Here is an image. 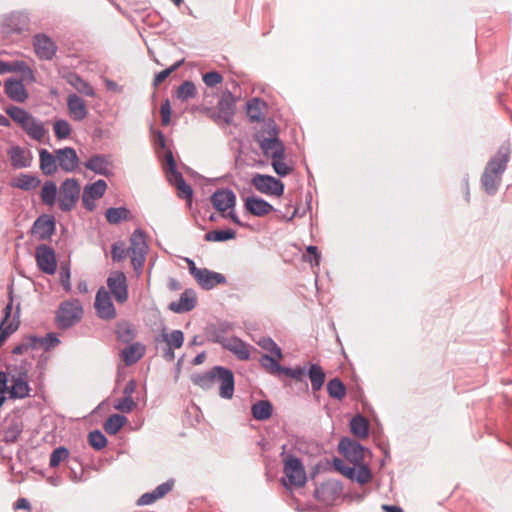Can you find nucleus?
Listing matches in <instances>:
<instances>
[{
	"label": "nucleus",
	"mask_w": 512,
	"mask_h": 512,
	"mask_svg": "<svg viewBox=\"0 0 512 512\" xmlns=\"http://www.w3.org/2000/svg\"><path fill=\"white\" fill-rule=\"evenodd\" d=\"M41 200L44 204L52 206L56 202L57 186L53 181H46L41 189Z\"/></svg>",
	"instance_id": "obj_45"
},
{
	"label": "nucleus",
	"mask_w": 512,
	"mask_h": 512,
	"mask_svg": "<svg viewBox=\"0 0 512 512\" xmlns=\"http://www.w3.org/2000/svg\"><path fill=\"white\" fill-rule=\"evenodd\" d=\"M69 456V451L65 447H58L50 455L49 465L54 468Z\"/></svg>",
	"instance_id": "obj_58"
},
{
	"label": "nucleus",
	"mask_w": 512,
	"mask_h": 512,
	"mask_svg": "<svg viewBox=\"0 0 512 512\" xmlns=\"http://www.w3.org/2000/svg\"><path fill=\"white\" fill-rule=\"evenodd\" d=\"M197 303L196 294L192 289H186L181 295L178 301L171 302L169 309L175 313L189 312L195 308Z\"/></svg>",
	"instance_id": "obj_23"
},
{
	"label": "nucleus",
	"mask_w": 512,
	"mask_h": 512,
	"mask_svg": "<svg viewBox=\"0 0 512 512\" xmlns=\"http://www.w3.org/2000/svg\"><path fill=\"white\" fill-rule=\"evenodd\" d=\"M130 211L125 207H111L105 212L106 220L110 224H118L123 220H127Z\"/></svg>",
	"instance_id": "obj_44"
},
{
	"label": "nucleus",
	"mask_w": 512,
	"mask_h": 512,
	"mask_svg": "<svg viewBox=\"0 0 512 512\" xmlns=\"http://www.w3.org/2000/svg\"><path fill=\"white\" fill-rule=\"evenodd\" d=\"M53 130L58 139H66L71 134V125L67 120L59 119L54 122Z\"/></svg>",
	"instance_id": "obj_55"
},
{
	"label": "nucleus",
	"mask_w": 512,
	"mask_h": 512,
	"mask_svg": "<svg viewBox=\"0 0 512 512\" xmlns=\"http://www.w3.org/2000/svg\"><path fill=\"white\" fill-rule=\"evenodd\" d=\"M84 167L96 174L109 176L112 174V163L108 156L97 154L84 162Z\"/></svg>",
	"instance_id": "obj_18"
},
{
	"label": "nucleus",
	"mask_w": 512,
	"mask_h": 512,
	"mask_svg": "<svg viewBox=\"0 0 512 512\" xmlns=\"http://www.w3.org/2000/svg\"><path fill=\"white\" fill-rule=\"evenodd\" d=\"M196 95V86L192 81L186 80L177 88V98L187 101Z\"/></svg>",
	"instance_id": "obj_53"
},
{
	"label": "nucleus",
	"mask_w": 512,
	"mask_h": 512,
	"mask_svg": "<svg viewBox=\"0 0 512 512\" xmlns=\"http://www.w3.org/2000/svg\"><path fill=\"white\" fill-rule=\"evenodd\" d=\"M8 155L11 165L16 169L27 168L31 165L32 157L30 153L20 146L11 147L8 151Z\"/></svg>",
	"instance_id": "obj_27"
},
{
	"label": "nucleus",
	"mask_w": 512,
	"mask_h": 512,
	"mask_svg": "<svg viewBox=\"0 0 512 512\" xmlns=\"http://www.w3.org/2000/svg\"><path fill=\"white\" fill-rule=\"evenodd\" d=\"M4 34L21 33L28 28V17L25 13L13 12L3 17L1 22Z\"/></svg>",
	"instance_id": "obj_13"
},
{
	"label": "nucleus",
	"mask_w": 512,
	"mask_h": 512,
	"mask_svg": "<svg viewBox=\"0 0 512 512\" xmlns=\"http://www.w3.org/2000/svg\"><path fill=\"white\" fill-rule=\"evenodd\" d=\"M245 209L254 216L263 217L274 211L273 206L262 198L249 196L244 202Z\"/></svg>",
	"instance_id": "obj_22"
},
{
	"label": "nucleus",
	"mask_w": 512,
	"mask_h": 512,
	"mask_svg": "<svg viewBox=\"0 0 512 512\" xmlns=\"http://www.w3.org/2000/svg\"><path fill=\"white\" fill-rule=\"evenodd\" d=\"M339 452L350 462L359 463L364 460V448L355 440L342 438L338 444Z\"/></svg>",
	"instance_id": "obj_14"
},
{
	"label": "nucleus",
	"mask_w": 512,
	"mask_h": 512,
	"mask_svg": "<svg viewBox=\"0 0 512 512\" xmlns=\"http://www.w3.org/2000/svg\"><path fill=\"white\" fill-rule=\"evenodd\" d=\"M38 341V337H30L26 341L16 345L13 348L12 353L16 355H21L30 349L38 347Z\"/></svg>",
	"instance_id": "obj_59"
},
{
	"label": "nucleus",
	"mask_w": 512,
	"mask_h": 512,
	"mask_svg": "<svg viewBox=\"0 0 512 512\" xmlns=\"http://www.w3.org/2000/svg\"><path fill=\"white\" fill-rule=\"evenodd\" d=\"M215 384L219 385V396L223 399H231L234 395L233 372L223 366H214Z\"/></svg>",
	"instance_id": "obj_9"
},
{
	"label": "nucleus",
	"mask_w": 512,
	"mask_h": 512,
	"mask_svg": "<svg viewBox=\"0 0 512 512\" xmlns=\"http://www.w3.org/2000/svg\"><path fill=\"white\" fill-rule=\"evenodd\" d=\"M213 207L219 212L233 209L236 204V195L230 189H218L211 196Z\"/></svg>",
	"instance_id": "obj_17"
},
{
	"label": "nucleus",
	"mask_w": 512,
	"mask_h": 512,
	"mask_svg": "<svg viewBox=\"0 0 512 512\" xmlns=\"http://www.w3.org/2000/svg\"><path fill=\"white\" fill-rule=\"evenodd\" d=\"M510 158L509 146H502L494 157L487 163L481 177V185L483 190L492 195L501 183L502 174L504 173Z\"/></svg>",
	"instance_id": "obj_1"
},
{
	"label": "nucleus",
	"mask_w": 512,
	"mask_h": 512,
	"mask_svg": "<svg viewBox=\"0 0 512 512\" xmlns=\"http://www.w3.org/2000/svg\"><path fill=\"white\" fill-rule=\"evenodd\" d=\"M80 191L81 188L76 179L69 178L63 181L58 192L59 208L63 212L71 211L79 199Z\"/></svg>",
	"instance_id": "obj_6"
},
{
	"label": "nucleus",
	"mask_w": 512,
	"mask_h": 512,
	"mask_svg": "<svg viewBox=\"0 0 512 512\" xmlns=\"http://www.w3.org/2000/svg\"><path fill=\"white\" fill-rule=\"evenodd\" d=\"M107 287L118 303H125L128 299V285L125 274L121 271L111 272L107 278Z\"/></svg>",
	"instance_id": "obj_10"
},
{
	"label": "nucleus",
	"mask_w": 512,
	"mask_h": 512,
	"mask_svg": "<svg viewBox=\"0 0 512 512\" xmlns=\"http://www.w3.org/2000/svg\"><path fill=\"white\" fill-rule=\"evenodd\" d=\"M272 167L281 177L287 176L291 172V168L284 162V158L272 159Z\"/></svg>",
	"instance_id": "obj_63"
},
{
	"label": "nucleus",
	"mask_w": 512,
	"mask_h": 512,
	"mask_svg": "<svg viewBox=\"0 0 512 512\" xmlns=\"http://www.w3.org/2000/svg\"><path fill=\"white\" fill-rule=\"evenodd\" d=\"M19 317H20V304H17L16 311L13 315V320L7 325H4V323H0V344L1 345L11 334H13L18 329Z\"/></svg>",
	"instance_id": "obj_41"
},
{
	"label": "nucleus",
	"mask_w": 512,
	"mask_h": 512,
	"mask_svg": "<svg viewBox=\"0 0 512 512\" xmlns=\"http://www.w3.org/2000/svg\"><path fill=\"white\" fill-rule=\"evenodd\" d=\"M258 345L269 352L270 356H275L277 359L282 358L280 347L269 337H263L258 341Z\"/></svg>",
	"instance_id": "obj_54"
},
{
	"label": "nucleus",
	"mask_w": 512,
	"mask_h": 512,
	"mask_svg": "<svg viewBox=\"0 0 512 512\" xmlns=\"http://www.w3.org/2000/svg\"><path fill=\"white\" fill-rule=\"evenodd\" d=\"M195 280L205 290H210L216 285L225 284L226 278L223 274L202 268L196 275Z\"/></svg>",
	"instance_id": "obj_20"
},
{
	"label": "nucleus",
	"mask_w": 512,
	"mask_h": 512,
	"mask_svg": "<svg viewBox=\"0 0 512 512\" xmlns=\"http://www.w3.org/2000/svg\"><path fill=\"white\" fill-rule=\"evenodd\" d=\"M116 335L119 341L123 343H130L135 338L136 333L130 322L121 320L117 322Z\"/></svg>",
	"instance_id": "obj_38"
},
{
	"label": "nucleus",
	"mask_w": 512,
	"mask_h": 512,
	"mask_svg": "<svg viewBox=\"0 0 512 512\" xmlns=\"http://www.w3.org/2000/svg\"><path fill=\"white\" fill-rule=\"evenodd\" d=\"M40 169L44 175H53L57 172L58 164L56 153L52 154L46 149L39 150Z\"/></svg>",
	"instance_id": "obj_31"
},
{
	"label": "nucleus",
	"mask_w": 512,
	"mask_h": 512,
	"mask_svg": "<svg viewBox=\"0 0 512 512\" xmlns=\"http://www.w3.org/2000/svg\"><path fill=\"white\" fill-rule=\"evenodd\" d=\"M350 429L354 436L366 438L368 436L369 425L362 415H356L350 421Z\"/></svg>",
	"instance_id": "obj_39"
},
{
	"label": "nucleus",
	"mask_w": 512,
	"mask_h": 512,
	"mask_svg": "<svg viewBox=\"0 0 512 512\" xmlns=\"http://www.w3.org/2000/svg\"><path fill=\"white\" fill-rule=\"evenodd\" d=\"M88 442L94 449L101 450L107 445V438L101 431L94 430L89 433Z\"/></svg>",
	"instance_id": "obj_57"
},
{
	"label": "nucleus",
	"mask_w": 512,
	"mask_h": 512,
	"mask_svg": "<svg viewBox=\"0 0 512 512\" xmlns=\"http://www.w3.org/2000/svg\"><path fill=\"white\" fill-rule=\"evenodd\" d=\"M258 142L266 157L271 159L285 157L284 144L279 139L278 129L273 122L267 124L263 134L259 136Z\"/></svg>",
	"instance_id": "obj_2"
},
{
	"label": "nucleus",
	"mask_w": 512,
	"mask_h": 512,
	"mask_svg": "<svg viewBox=\"0 0 512 512\" xmlns=\"http://www.w3.org/2000/svg\"><path fill=\"white\" fill-rule=\"evenodd\" d=\"M9 72L21 73L23 80L34 81V74L32 69L24 61H12L8 62Z\"/></svg>",
	"instance_id": "obj_46"
},
{
	"label": "nucleus",
	"mask_w": 512,
	"mask_h": 512,
	"mask_svg": "<svg viewBox=\"0 0 512 512\" xmlns=\"http://www.w3.org/2000/svg\"><path fill=\"white\" fill-rule=\"evenodd\" d=\"M236 236V232L228 229V230H214L205 234L204 238L209 242H223L230 239H234Z\"/></svg>",
	"instance_id": "obj_52"
},
{
	"label": "nucleus",
	"mask_w": 512,
	"mask_h": 512,
	"mask_svg": "<svg viewBox=\"0 0 512 512\" xmlns=\"http://www.w3.org/2000/svg\"><path fill=\"white\" fill-rule=\"evenodd\" d=\"M311 387L314 392L320 391L326 379V375L322 367L318 364H311L307 370Z\"/></svg>",
	"instance_id": "obj_36"
},
{
	"label": "nucleus",
	"mask_w": 512,
	"mask_h": 512,
	"mask_svg": "<svg viewBox=\"0 0 512 512\" xmlns=\"http://www.w3.org/2000/svg\"><path fill=\"white\" fill-rule=\"evenodd\" d=\"M60 281L61 284L66 292H69L71 290V283H70V265L69 263H62L60 266Z\"/></svg>",
	"instance_id": "obj_61"
},
{
	"label": "nucleus",
	"mask_w": 512,
	"mask_h": 512,
	"mask_svg": "<svg viewBox=\"0 0 512 512\" xmlns=\"http://www.w3.org/2000/svg\"><path fill=\"white\" fill-rule=\"evenodd\" d=\"M284 474L290 485L301 487L306 482V473L302 462L295 456H288L284 461Z\"/></svg>",
	"instance_id": "obj_8"
},
{
	"label": "nucleus",
	"mask_w": 512,
	"mask_h": 512,
	"mask_svg": "<svg viewBox=\"0 0 512 512\" xmlns=\"http://www.w3.org/2000/svg\"><path fill=\"white\" fill-rule=\"evenodd\" d=\"M21 128L30 138L39 142H41L47 134L44 123L33 116Z\"/></svg>",
	"instance_id": "obj_29"
},
{
	"label": "nucleus",
	"mask_w": 512,
	"mask_h": 512,
	"mask_svg": "<svg viewBox=\"0 0 512 512\" xmlns=\"http://www.w3.org/2000/svg\"><path fill=\"white\" fill-rule=\"evenodd\" d=\"M372 475L369 468L365 465H361L358 468L353 467V474L349 476V479L356 480L360 484H365L370 481Z\"/></svg>",
	"instance_id": "obj_56"
},
{
	"label": "nucleus",
	"mask_w": 512,
	"mask_h": 512,
	"mask_svg": "<svg viewBox=\"0 0 512 512\" xmlns=\"http://www.w3.org/2000/svg\"><path fill=\"white\" fill-rule=\"evenodd\" d=\"M264 106V102L258 98H253L247 102V114L251 121H260L263 118L262 110Z\"/></svg>",
	"instance_id": "obj_49"
},
{
	"label": "nucleus",
	"mask_w": 512,
	"mask_h": 512,
	"mask_svg": "<svg viewBox=\"0 0 512 512\" xmlns=\"http://www.w3.org/2000/svg\"><path fill=\"white\" fill-rule=\"evenodd\" d=\"M165 160L167 163L166 173L169 183L177 188L179 197L184 198L191 203L193 190L191 186L185 182L182 174L177 170L173 153L169 149L166 151Z\"/></svg>",
	"instance_id": "obj_3"
},
{
	"label": "nucleus",
	"mask_w": 512,
	"mask_h": 512,
	"mask_svg": "<svg viewBox=\"0 0 512 512\" xmlns=\"http://www.w3.org/2000/svg\"><path fill=\"white\" fill-rule=\"evenodd\" d=\"M34 50L40 59L50 60L56 53V46L48 36L38 34L34 37Z\"/></svg>",
	"instance_id": "obj_19"
},
{
	"label": "nucleus",
	"mask_w": 512,
	"mask_h": 512,
	"mask_svg": "<svg viewBox=\"0 0 512 512\" xmlns=\"http://www.w3.org/2000/svg\"><path fill=\"white\" fill-rule=\"evenodd\" d=\"M160 338L168 347L175 349L181 348L184 342V334L181 330H173L171 333H167L164 329Z\"/></svg>",
	"instance_id": "obj_43"
},
{
	"label": "nucleus",
	"mask_w": 512,
	"mask_h": 512,
	"mask_svg": "<svg viewBox=\"0 0 512 512\" xmlns=\"http://www.w3.org/2000/svg\"><path fill=\"white\" fill-rule=\"evenodd\" d=\"M94 307L98 317L103 320L114 319L117 315L110 293L104 287L97 291Z\"/></svg>",
	"instance_id": "obj_12"
},
{
	"label": "nucleus",
	"mask_w": 512,
	"mask_h": 512,
	"mask_svg": "<svg viewBox=\"0 0 512 512\" xmlns=\"http://www.w3.org/2000/svg\"><path fill=\"white\" fill-rule=\"evenodd\" d=\"M121 354L126 365H133L143 357L144 346L140 343L130 344L122 350Z\"/></svg>",
	"instance_id": "obj_35"
},
{
	"label": "nucleus",
	"mask_w": 512,
	"mask_h": 512,
	"mask_svg": "<svg viewBox=\"0 0 512 512\" xmlns=\"http://www.w3.org/2000/svg\"><path fill=\"white\" fill-rule=\"evenodd\" d=\"M19 317H20V304H17L16 311L13 315V320L7 325H4V323H0V344L1 345L11 334H13L18 329Z\"/></svg>",
	"instance_id": "obj_40"
},
{
	"label": "nucleus",
	"mask_w": 512,
	"mask_h": 512,
	"mask_svg": "<svg viewBox=\"0 0 512 512\" xmlns=\"http://www.w3.org/2000/svg\"><path fill=\"white\" fill-rule=\"evenodd\" d=\"M4 86L5 92L11 100L21 103L27 99L28 94L22 81L9 79Z\"/></svg>",
	"instance_id": "obj_28"
},
{
	"label": "nucleus",
	"mask_w": 512,
	"mask_h": 512,
	"mask_svg": "<svg viewBox=\"0 0 512 512\" xmlns=\"http://www.w3.org/2000/svg\"><path fill=\"white\" fill-rule=\"evenodd\" d=\"M148 245L145 236L140 229H136L130 237L129 253L133 268L139 275L146 261Z\"/></svg>",
	"instance_id": "obj_4"
},
{
	"label": "nucleus",
	"mask_w": 512,
	"mask_h": 512,
	"mask_svg": "<svg viewBox=\"0 0 512 512\" xmlns=\"http://www.w3.org/2000/svg\"><path fill=\"white\" fill-rule=\"evenodd\" d=\"M191 381L194 385L203 390H209L215 385L214 367L204 373H195L191 375Z\"/></svg>",
	"instance_id": "obj_37"
},
{
	"label": "nucleus",
	"mask_w": 512,
	"mask_h": 512,
	"mask_svg": "<svg viewBox=\"0 0 512 512\" xmlns=\"http://www.w3.org/2000/svg\"><path fill=\"white\" fill-rule=\"evenodd\" d=\"M234 106L235 97L229 90L224 91L218 101L217 108L219 111V117H222L223 122L227 125H229L233 120Z\"/></svg>",
	"instance_id": "obj_21"
},
{
	"label": "nucleus",
	"mask_w": 512,
	"mask_h": 512,
	"mask_svg": "<svg viewBox=\"0 0 512 512\" xmlns=\"http://www.w3.org/2000/svg\"><path fill=\"white\" fill-rule=\"evenodd\" d=\"M83 308L78 300L63 302L57 311V325L61 329H68L80 321Z\"/></svg>",
	"instance_id": "obj_5"
},
{
	"label": "nucleus",
	"mask_w": 512,
	"mask_h": 512,
	"mask_svg": "<svg viewBox=\"0 0 512 512\" xmlns=\"http://www.w3.org/2000/svg\"><path fill=\"white\" fill-rule=\"evenodd\" d=\"M224 349L232 352L239 360H247L250 357V346L237 337L224 340Z\"/></svg>",
	"instance_id": "obj_26"
},
{
	"label": "nucleus",
	"mask_w": 512,
	"mask_h": 512,
	"mask_svg": "<svg viewBox=\"0 0 512 512\" xmlns=\"http://www.w3.org/2000/svg\"><path fill=\"white\" fill-rule=\"evenodd\" d=\"M40 183L41 181L38 176L20 173L12 179L11 186L24 191H32L35 190Z\"/></svg>",
	"instance_id": "obj_30"
},
{
	"label": "nucleus",
	"mask_w": 512,
	"mask_h": 512,
	"mask_svg": "<svg viewBox=\"0 0 512 512\" xmlns=\"http://www.w3.org/2000/svg\"><path fill=\"white\" fill-rule=\"evenodd\" d=\"M6 113L21 127L32 117L31 114L18 106H10L6 108Z\"/></svg>",
	"instance_id": "obj_51"
},
{
	"label": "nucleus",
	"mask_w": 512,
	"mask_h": 512,
	"mask_svg": "<svg viewBox=\"0 0 512 512\" xmlns=\"http://www.w3.org/2000/svg\"><path fill=\"white\" fill-rule=\"evenodd\" d=\"M55 231V222L53 218L40 216L33 224L32 233L39 240L49 239Z\"/></svg>",
	"instance_id": "obj_24"
},
{
	"label": "nucleus",
	"mask_w": 512,
	"mask_h": 512,
	"mask_svg": "<svg viewBox=\"0 0 512 512\" xmlns=\"http://www.w3.org/2000/svg\"><path fill=\"white\" fill-rule=\"evenodd\" d=\"M23 430V424L19 419L13 418L6 421L3 433V440L6 443H15Z\"/></svg>",
	"instance_id": "obj_33"
},
{
	"label": "nucleus",
	"mask_w": 512,
	"mask_h": 512,
	"mask_svg": "<svg viewBox=\"0 0 512 512\" xmlns=\"http://www.w3.org/2000/svg\"><path fill=\"white\" fill-rule=\"evenodd\" d=\"M135 407L136 402L132 397H124L114 404V408L123 413H130Z\"/></svg>",
	"instance_id": "obj_62"
},
{
	"label": "nucleus",
	"mask_w": 512,
	"mask_h": 512,
	"mask_svg": "<svg viewBox=\"0 0 512 512\" xmlns=\"http://www.w3.org/2000/svg\"><path fill=\"white\" fill-rule=\"evenodd\" d=\"M57 164L61 170L70 173L74 172L79 165V158L74 148L64 147L55 151Z\"/></svg>",
	"instance_id": "obj_16"
},
{
	"label": "nucleus",
	"mask_w": 512,
	"mask_h": 512,
	"mask_svg": "<svg viewBox=\"0 0 512 512\" xmlns=\"http://www.w3.org/2000/svg\"><path fill=\"white\" fill-rule=\"evenodd\" d=\"M273 407L268 400H258L251 407V413L255 420L265 421L272 415Z\"/></svg>",
	"instance_id": "obj_34"
},
{
	"label": "nucleus",
	"mask_w": 512,
	"mask_h": 512,
	"mask_svg": "<svg viewBox=\"0 0 512 512\" xmlns=\"http://www.w3.org/2000/svg\"><path fill=\"white\" fill-rule=\"evenodd\" d=\"M184 62V59L177 61L169 68L157 73L153 80V85L156 87L160 85L163 81L166 80L170 76L171 73H173L175 70H177Z\"/></svg>",
	"instance_id": "obj_60"
},
{
	"label": "nucleus",
	"mask_w": 512,
	"mask_h": 512,
	"mask_svg": "<svg viewBox=\"0 0 512 512\" xmlns=\"http://www.w3.org/2000/svg\"><path fill=\"white\" fill-rule=\"evenodd\" d=\"M107 189V184L104 180L99 179L92 184L84 187L82 194V202L86 209L92 210L95 206L94 201L101 198Z\"/></svg>",
	"instance_id": "obj_15"
},
{
	"label": "nucleus",
	"mask_w": 512,
	"mask_h": 512,
	"mask_svg": "<svg viewBox=\"0 0 512 512\" xmlns=\"http://www.w3.org/2000/svg\"><path fill=\"white\" fill-rule=\"evenodd\" d=\"M35 258L38 268L49 275H53L57 269V259L54 250L45 245L41 244L36 247Z\"/></svg>",
	"instance_id": "obj_11"
},
{
	"label": "nucleus",
	"mask_w": 512,
	"mask_h": 512,
	"mask_svg": "<svg viewBox=\"0 0 512 512\" xmlns=\"http://www.w3.org/2000/svg\"><path fill=\"white\" fill-rule=\"evenodd\" d=\"M67 108L70 116L76 120L81 121L87 117L88 110L83 99L77 94H70L67 97Z\"/></svg>",
	"instance_id": "obj_25"
},
{
	"label": "nucleus",
	"mask_w": 512,
	"mask_h": 512,
	"mask_svg": "<svg viewBox=\"0 0 512 512\" xmlns=\"http://www.w3.org/2000/svg\"><path fill=\"white\" fill-rule=\"evenodd\" d=\"M127 422V418L120 414H112L104 423V430L110 434H117Z\"/></svg>",
	"instance_id": "obj_42"
},
{
	"label": "nucleus",
	"mask_w": 512,
	"mask_h": 512,
	"mask_svg": "<svg viewBox=\"0 0 512 512\" xmlns=\"http://www.w3.org/2000/svg\"><path fill=\"white\" fill-rule=\"evenodd\" d=\"M69 82L79 93L89 97H93L95 95L93 87L78 75H71Z\"/></svg>",
	"instance_id": "obj_48"
},
{
	"label": "nucleus",
	"mask_w": 512,
	"mask_h": 512,
	"mask_svg": "<svg viewBox=\"0 0 512 512\" xmlns=\"http://www.w3.org/2000/svg\"><path fill=\"white\" fill-rule=\"evenodd\" d=\"M202 79L205 85L208 87H215L223 81L222 75L217 71L205 73Z\"/></svg>",
	"instance_id": "obj_64"
},
{
	"label": "nucleus",
	"mask_w": 512,
	"mask_h": 512,
	"mask_svg": "<svg viewBox=\"0 0 512 512\" xmlns=\"http://www.w3.org/2000/svg\"><path fill=\"white\" fill-rule=\"evenodd\" d=\"M26 372L20 373L17 377H12V385L10 387L11 398H24L29 395V385L26 381Z\"/></svg>",
	"instance_id": "obj_32"
},
{
	"label": "nucleus",
	"mask_w": 512,
	"mask_h": 512,
	"mask_svg": "<svg viewBox=\"0 0 512 512\" xmlns=\"http://www.w3.org/2000/svg\"><path fill=\"white\" fill-rule=\"evenodd\" d=\"M278 360L275 356L264 354L260 358V363L271 374H283L284 367L278 363Z\"/></svg>",
	"instance_id": "obj_50"
},
{
	"label": "nucleus",
	"mask_w": 512,
	"mask_h": 512,
	"mask_svg": "<svg viewBox=\"0 0 512 512\" xmlns=\"http://www.w3.org/2000/svg\"><path fill=\"white\" fill-rule=\"evenodd\" d=\"M251 183L262 194L281 196L284 192L283 182L270 175L257 173L252 177Z\"/></svg>",
	"instance_id": "obj_7"
},
{
	"label": "nucleus",
	"mask_w": 512,
	"mask_h": 512,
	"mask_svg": "<svg viewBox=\"0 0 512 512\" xmlns=\"http://www.w3.org/2000/svg\"><path fill=\"white\" fill-rule=\"evenodd\" d=\"M327 392L331 398L342 400L346 395V387L339 378H333L327 383Z\"/></svg>",
	"instance_id": "obj_47"
}]
</instances>
